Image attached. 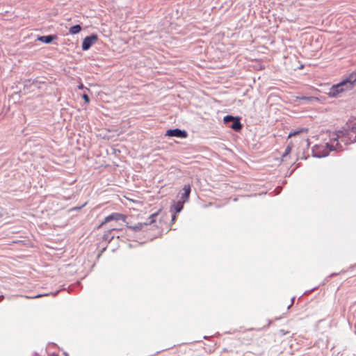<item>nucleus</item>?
Here are the masks:
<instances>
[{"instance_id": "1", "label": "nucleus", "mask_w": 356, "mask_h": 356, "mask_svg": "<svg viewBox=\"0 0 356 356\" xmlns=\"http://www.w3.org/2000/svg\"><path fill=\"white\" fill-rule=\"evenodd\" d=\"M327 141L315 145L312 147L313 156L318 158L327 156L332 151H342L343 145L356 141V127L343 128L341 130L327 132Z\"/></svg>"}, {"instance_id": "2", "label": "nucleus", "mask_w": 356, "mask_h": 356, "mask_svg": "<svg viewBox=\"0 0 356 356\" xmlns=\"http://www.w3.org/2000/svg\"><path fill=\"white\" fill-rule=\"evenodd\" d=\"M355 81L356 74H352L338 84L332 86L328 94L330 97H337L341 92L351 89Z\"/></svg>"}, {"instance_id": "3", "label": "nucleus", "mask_w": 356, "mask_h": 356, "mask_svg": "<svg viewBox=\"0 0 356 356\" xmlns=\"http://www.w3.org/2000/svg\"><path fill=\"white\" fill-rule=\"evenodd\" d=\"M157 215H158V213H154L152 214L149 216V220L147 222H138V224H136L135 225H127V227L129 229H132L133 231H135V232L140 231V230L143 229L145 226H147L149 225H152L153 222H155V218L157 216Z\"/></svg>"}, {"instance_id": "4", "label": "nucleus", "mask_w": 356, "mask_h": 356, "mask_svg": "<svg viewBox=\"0 0 356 356\" xmlns=\"http://www.w3.org/2000/svg\"><path fill=\"white\" fill-rule=\"evenodd\" d=\"M97 40V36L95 34L86 37L82 42V49L86 51Z\"/></svg>"}, {"instance_id": "5", "label": "nucleus", "mask_w": 356, "mask_h": 356, "mask_svg": "<svg viewBox=\"0 0 356 356\" xmlns=\"http://www.w3.org/2000/svg\"><path fill=\"white\" fill-rule=\"evenodd\" d=\"M120 220L125 222L126 216L121 213H113L104 218V220L102 222V224L100 225V227L103 226L104 224H106L111 220L118 221V220Z\"/></svg>"}, {"instance_id": "6", "label": "nucleus", "mask_w": 356, "mask_h": 356, "mask_svg": "<svg viewBox=\"0 0 356 356\" xmlns=\"http://www.w3.org/2000/svg\"><path fill=\"white\" fill-rule=\"evenodd\" d=\"M165 136H168L170 137H177V138H184L187 136V133L186 131L181 130L179 129H168L166 131Z\"/></svg>"}, {"instance_id": "7", "label": "nucleus", "mask_w": 356, "mask_h": 356, "mask_svg": "<svg viewBox=\"0 0 356 356\" xmlns=\"http://www.w3.org/2000/svg\"><path fill=\"white\" fill-rule=\"evenodd\" d=\"M190 193H191V186L185 185L183 188V193H181V196L179 197V201L183 202V203H185L186 202H187L189 198Z\"/></svg>"}, {"instance_id": "8", "label": "nucleus", "mask_w": 356, "mask_h": 356, "mask_svg": "<svg viewBox=\"0 0 356 356\" xmlns=\"http://www.w3.org/2000/svg\"><path fill=\"white\" fill-rule=\"evenodd\" d=\"M229 127L236 131H240L242 128V125L240 122L239 118H235V119L229 124Z\"/></svg>"}, {"instance_id": "9", "label": "nucleus", "mask_w": 356, "mask_h": 356, "mask_svg": "<svg viewBox=\"0 0 356 356\" xmlns=\"http://www.w3.org/2000/svg\"><path fill=\"white\" fill-rule=\"evenodd\" d=\"M184 204L183 202L179 200L176 202H175L171 207V211H175L176 213H179L183 209Z\"/></svg>"}, {"instance_id": "10", "label": "nucleus", "mask_w": 356, "mask_h": 356, "mask_svg": "<svg viewBox=\"0 0 356 356\" xmlns=\"http://www.w3.org/2000/svg\"><path fill=\"white\" fill-rule=\"evenodd\" d=\"M54 38H55L54 36L49 35L40 36L38 38V40L42 42H44L46 44H49V43H51Z\"/></svg>"}, {"instance_id": "11", "label": "nucleus", "mask_w": 356, "mask_h": 356, "mask_svg": "<svg viewBox=\"0 0 356 356\" xmlns=\"http://www.w3.org/2000/svg\"><path fill=\"white\" fill-rule=\"evenodd\" d=\"M81 26L77 24V25L70 27L69 32L71 34H76V33H79L81 31Z\"/></svg>"}, {"instance_id": "12", "label": "nucleus", "mask_w": 356, "mask_h": 356, "mask_svg": "<svg viewBox=\"0 0 356 356\" xmlns=\"http://www.w3.org/2000/svg\"><path fill=\"white\" fill-rule=\"evenodd\" d=\"M235 119L234 117L232 115H227L224 118V122L225 124H229L231 123Z\"/></svg>"}, {"instance_id": "13", "label": "nucleus", "mask_w": 356, "mask_h": 356, "mask_svg": "<svg viewBox=\"0 0 356 356\" xmlns=\"http://www.w3.org/2000/svg\"><path fill=\"white\" fill-rule=\"evenodd\" d=\"M82 97H83V99H84V101H85V102H86V104L89 103V102H90V98H89V97L88 96V95H86V94H83V95H82Z\"/></svg>"}, {"instance_id": "14", "label": "nucleus", "mask_w": 356, "mask_h": 356, "mask_svg": "<svg viewBox=\"0 0 356 356\" xmlns=\"http://www.w3.org/2000/svg\"><path fill=\"white\" fill-rule=\"evenodd\" d=\"M291 148L290 147H287L285 149V152L283 154V156H285L286 155H287L288 154H289L291 152Z\"/></svg>"}, {"instance_id": "15", "label": "nucleus", "mask_w": 356, "mask_h": 356, "mask_svg": "<svg viewBox=\"0 0 356 356\" xmlns=\"http://www.w3.org/2000/svg\"><path fill=\"white\" fill-rule=\"evenodd\" d=\"M298 134V132H291L289 134V138H291L295 135H296Z\"/></svg>"}, {"instance_id": "16", "label": "nucleus", "mask_w": 356, "mask_h": 356, "mask_svg": "<svg viewBox=\"0 0 356 356\" xmlns=\"http://www.w3.org/2000/svg\"><path fill=\"white\" fill-rule=\"evenodd\" d=\"M176 220V215L175 214H173L172 216V221H175Z\"/></svg>"}, {"instance_id": "17", "label": "nucleus", "mask_w": 356, "mask_h": 356, "mask_svg": "<svg viewBox=\"0 0 356 356\" xmlns=\"http://www.w3.org/2000/svg\"><path fill=\"white\" fill-rule=\"evenodd\" d=\"M83 88V84H81V85L79 86V88L82 89Z\"/></svg>"}, {"instance_id": "18", "label": "nucleus", "mask_w": 356, "mask_h": 356, "mask_svg": "<svg viewBox=\"0 0 356 356\" xmlns=\"http://www.w3.org/2000/svg\"><path fill=\"white\" fill-rule=\"evenodd\" d=\"M294 299H295V298H294V297L291 299V304H293V303Z\"/></svg>"}, {"instance_id": "19", "label": "nucleus", "mask_w": 356, "mask_h": 356, "mask_svg": "<svg viewBox=\"0 0 356 356\" xmlns=\"http://www.w3.org/2000/svg\"><path fill=\"white\" fill-rule=\"evenodd\" d=\"M302 99H310V97H302Z\"/></svg>"}, {"instance_id": "20", "label": "nucleus", "mask_w": 356, "mask_h": 356, "mask_svg": "<svg viewBox=\"0 0 356 356\" xmlns=\"http://www.w3.org/2000/svg\"><path fill=\"white\" fill-rule=\"evenodd\" d=\"M41 296H42V295H38V296H35V298H39V297H41Z\"/></svg>"}, {"instance_id": "21", "label": "nucleus", "mask_w": 356, "mask_h": 356, "mask_svg": "<svg viewBox=\"0 0 356 356\" xmlns=\"http://www.w3.org/2000/svg\"><path fill=\"white\" fill-rule=\"evenodd\" d=\"M3 298V296H0V299H2Z\"/></svg>"}]
</instances>
